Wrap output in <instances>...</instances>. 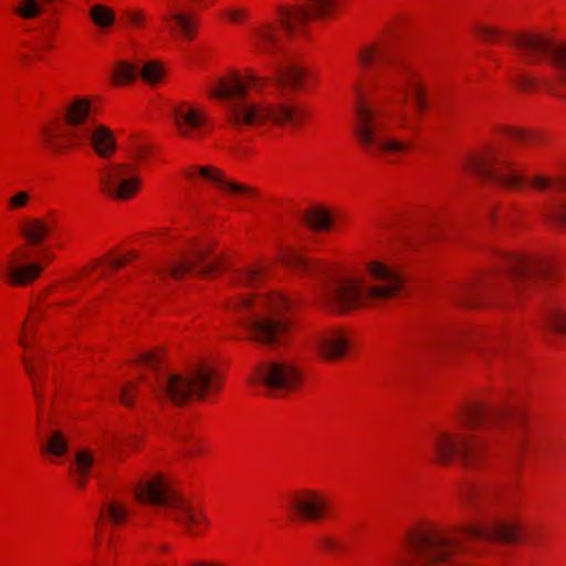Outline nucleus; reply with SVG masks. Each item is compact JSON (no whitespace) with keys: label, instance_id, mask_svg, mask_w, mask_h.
I'll list each match as a JSON object with an SVG mask.
<instances>
[{"label":"nucleus","instance_id":"obj_28","mask_svg":"<svg viewBox=\"0 0 566 566\" xmlns=\"http://www.w3.org/2000/svg\"><path fill=\"white\" fill-rule=\"evenodd\" d=\"M69 443L65 436L59 430H51L45 442L41 444V451L55 457H62L66 453Z\"/></svg>","mask_w":566,"mask_h":566},{"label":"nucleus","instance_id":"obj_11","mask_svg":"<svg viewBox=\"0 0 566 566\" xmlns=\"http://www.w3.org/2000/svg\"><path fill=\"white\" fill-rule=\"evenodd\" d=\"M238 323L250 332V338L266 345L283 342L287 321L279 316L291 303L280 294L244 296L229 305Z\"/></svg>","mask_w":566,"mask_h":566},{"label":"nucleus","instance_id":"obj_50","mask_svg":"<svg viewBox=\"0 0 566 566\" xmlns=\"http://www.w3.org/2000/svg\"><path fill=\"white\" fill-rule=\"evenodd\" d=\"M36 52H39V49H35ZM38 59H41V53H38Z\"/></svg>","mask_w":566,"mask_h":566},{"label":"nucleus","instance_id":"obj_43","mask_svg":"<svg viewBox=\"0 0 566 566\" xmlns=\"http://www.w3.org/2000/svg\"><path fill=\"white\" fill-rule=\"evenodd\" d=\"M321 543L327 549H336L338 547L337 543L331 538H323Z\"/></svg>","mask_w":566,"mask_h":566},{"label":"nucleus","instance_id":"obj_3","mask_svg":"<svg viewBox=\"0 0 566 566\" xmlns=\"http://www.w3.org/2000/svg\"><path fill=\"white\" fill-rule=\"evenodd\" d=\"M282 261L301 275L323 280L322 294L325 303L340 312L394 297L401 291L405 281L396 268L380 261L368 264L371 283L353 279L334 280L332 265L306 258L294 250L286 252Z\"/></svg>","mask_w":566,"mask_h":566},{"label":"nucleus","instance_id":"obj_14","mask_svg":"<svg viewBox=\"0 0 566 566\" xmlns=\"http://www.w3.org/2000/svg\"><path fill=\"white\" fill-rule=\"evenodd\" d=\"M467 168L485 181L507 189L520 187L526 179L515 172L511 164L496 150L488 149L467 161Z\"/></svg>","mask_w":566,"mask_h":566},{"label":"nucleus","instance_id":"obj_29","mask_svg":"<svg viewBox=\"0 0 566 566\" xmlns=\"http://www.w3.org/2000/svg\"><path fill=\"white\" fill-rule=\"evenodd\" d=\"M94 464V457L92 452L87 450H81L75 455V476H76V483L80 488H85L86 480L85 476L87 475L88 471Z\"/></svg>","mask_w":566,"mask_h":566},{"label":"nucleus","instance_id":"obj_6","mask_svg":"<svg viewBox=\"0 0 566 566\" xmlns=\"http://www.w3.org/2000/svg\"><path fill=\"white\" fill-rule=\"evenodd\" d=\"M269 81V77L259 76L253 72L244 77L232 74L220 78L210 94L227 104L228 120L235 128L254 127L268 120L277 125H301L305 117V112L301 108L283 104L273 107L247 99L248 87L261 91Z\"/></svg>","mask_w":566,"mask_h":566},{"label":"nucleus","instance_id":"obj_49","mask_svg":"<svg viewBox=\"0 0 566 566\" xmlns=\"http://www.w3.org/2000/svg\"><path fill=\"white\" fill-rule=\"evenodd\" d=\"M20 345L23 346V347L27 346V344H25V342L23 339H20Z\"/></svg>","mask_w":566,"mask_h":566},{"label":"nucleus","instance_id":"obj_41","mask_svg":"<svg viewBox=\"0 0 566 566\" xmlns=\"http://www.w3.org/2000/svg\"><path fill=\"white\" fill-rule=\"evenodd\" d=\"M227 17L232 21V22H239L241 20V18L244 15V12L241 11V10H228L226 12Z\"/></svg>","mask_w":566,"mask_h":566},{"label":"nucleus","instance_id":"obj_51","mask_svg":"<svg viewBox=\"0 0 566 566\" xmlns=\"http://www.w3.org/2000/svg\"><path fill=\"white\" fill-rule=\"evenodd\" d=\"M45 45H46V48H49V49H51V48H52V45H51L50 43H46Z\"/></svg>","mask_w":566,"mask_h":566},{"label":"nucleus","instance_id":"obj_48","mask_svg":"<svg viewBox=\"0 0 566 566\" xmlns=\"http://www.w3.org/2000/svg\"><path fill=\"white\" fill-rule=\"evenodd\" d=\"M185 174H186L187 177H192L193 176V174L190 172V171H186Z\"/></svg>","mask_w":566,"mask_h":566},{"label":"nucleus","instance_id":"obj_35","mask_svg":"<svg viewBox=\"0 0 566 566\" xmlns=\"http://www.w3.org/2000/svg\"><path fill=\"white\" fill-rule=\"evenodd\" d=\"M140 75L146 82L154 84L160 80L163 72L156 62H149L144 65Z\"/></svg>","mask_w":566,"mask_h":566},{"label":"nucleus","instance_id":"obj_34","mask_svg":"<svg viewBox=\"0 0 566 566\" xmlns=\"http://www.w3.org/2000/svg\"><path fill=\"white\" fill-rule=\"evenodd\" d=\"M106 513L113 524H120L127 516V509L117 502H112L106 507Z\"/></svg>","mask_w":566,"mask_h":566},{"label":"nucleus","instance_id":"obj_5","mask_svg":"<svg viewBox=\"0 0 566 566\" xmlns=\"http://www.w3.org/2000/svg\"><path fill=\"white\" fill-rule=\"evenodd\" d=\"M358 62L367 76L378 77L384 87L392 94V109L389 111V115L397 126L417 130V125L411 123L406 109L408 98H411L417 117L423 115L429 101L427 88L413 67L405 63L387 41L364 48L358 54Z\"/></svg>","mask_w":566,"mask_h":566},{"label":"nucleus","instance_id":"obj_13","mask_svg":"<svg viewBox=\"0 0 566 566\" xmlns=\"http://www.w3.org/2000/svg\"><path fill=\"white\" fill-rule=\"evenodd\" d=\"M354 91L357 96V103L355 105V135L365 150L371 155H376L380 151L394 154L409 149L411 147L410 142L384 139L379 135L382 128V123L379 122V117L384 112L369 105L359 84H355Z\"/></svg>","mask_w":566,"mask_h":566},{"label":"nucleus","instance_id":"obj_12","mask_svg":"<svg viewBox=\"0 0 566 566\" xmlns=\"http://www.w3.org/2000/svg\"><path fill=\"white\" fill-rule=\"evenodd\" d=\"M134 494L140 503L164 507L167 516L184 525L190 534H195L192 526L203 521V516L195 512L190 503L179 495L161 475L139 480L134 486Z\"/></svg>","mask_w":566,"mask_h":566},{"label":"nucleus","instance_id":"obj_21","mask_svg":"<svg viewBox=\"0 0 566 566\" xmlns=\"http://www.w3.org/2000/svg\"><path fill=\"white\" fill-rule=\"evenodd\" d=\"M313 347L322 358L336 360L346 355L348 339L342 331L333 329L315 335L312 340Z\"/></svg>","mask_w":566,"mask_h":566},{"label":"nucleus","instance_id":"obj_18","mask_svg":"<svg viewBox=\"0 0 566 566\" xmlns=\"http://www.w3.org/2000/svg\"><path fill=\"white\" fill-rule=\"evenodd\" d=\"M99 185L109 197L126 200L138 190L139 181L136 177H126L125 165H112L101 170Z\"/></svg>","mask_w":566,"mask_h":566},{"label":"nucleus","instance_id":"obj_2","mask_svg":"<svg viewBox=\"0 0 566 566\" xmlns=\"http://www.w3.org/2000/svg\"><path fill=\"white\" fill-rule=\"evenodd\" d=\"M497 490L493 486L471 485L462 492V502L484 516L480 524L463 526L451 533L430 525L413 531L408 535V557L397 560L398 566H457L462 564L465 551L464 538L491 539L515 543L518 539L517 524L500 517L489 516L488 509L493 503Z\"/></svg>","mask_w":566,"mask_h":566},{"label":"nucleus","instance_id":"obj_40","mask_svg":"<svg viewBox=\"0 0 566 566\" xmlns=\"http://www.w3.org/2000/svg\"><path fill=\"white\" fill-rule=\"evenodd\" d=\"M127 19L132 24L138 25L139 23H142L144 17L143 13L139 11H130L127 12Z\"/></svg>","mask_w":566,"mask_h":566},{"label":"nucleus","instance_id":"obj_25","mask_svg":"<svg viewBox=\"0 0 566 566\" xmlns=\"http://www.w3.org/2000/svg\"><path fill=\"white\" fill-rule=\"evenodd\" d=\"M463 339L464 336L459 332H437L426 340L424 347L429 355L441 358L449 348Z\"/></svg>","mask_w":566,"mask_h":566},{"label":"nucleus","instance_id":"obj_24","mask_svg":"<svg viewBox=\"0 0 566 566\" xmlns=\"http://www.w3.org/2000/svg\"><path fill=\"white\" fill-rule=\"evenodd\" d=\"M198 171L200 176H202L205 179L213 182L216 186L220 187L221 189H224L226 191L230 192L231 195H247L250 197H255L256 191L245 185L238 184L235 181L227 180L217 168L213 167H199Z\"/></svg>","mask_w":566,"mask_h":566},{"label":"nucleus","instance_id":"obj_9","mask_svg":"<svg viewBox=\"0 0 566 566\" xmlns=\"http://www.w3.org/2000/svg\"><path fill=\"white\" fill-rule=\"evenodd\" d=\"M138 363L154 370V379L142 376L159 400L184 406L190 400H202L208 392L219 389L220 380L216 369L207 363L192 365L186 374L161 370L160 357L156 353L142 354Z\"/></svg>","mask_w":566,"mask_h":566},{"label":"nucleus","instance_id":"obj_42","mask_svg":"<svg viewBox=\"0 0 566 566\" xmlns=\"http://www.w3.org/2000/svg\"><path fill=\"white\" fill-rule=\"evenodd\" d=\"M25 369H27L28 374L30 375V377L34 381V394L38 396L39 394H38V388H36V384H35L38 368L35 366L30 365L29 363H25Z\"/></svg>","mask_w":566,"mask_h":566},{"label":"nucleus","instance_id":"obj_45","mask_svg":"<svg viewBox=\"0 0 566 566\" xmlns=\"http://www.w3.org/2000/svg\"><path fill=\"white\" fill-rule=\"evenodd\" d=\"M193 566H223L221 564H217V563H212V564H206V563H201V562H196L193 564Z\"/></svg>","mask_w":566,"mask_h":566},{"label":"nucleus","instance_id":"obj_31","mask_svg":"<svg viewBox=\"0 0 566 566\" xmlns=\"http://www.w3.org/2000/svg\"><path fill=\"white\" fill-rule=\"evenodd\" d=\"M137 74L138 69L136 66L127 62L119 61L116 63L115 71L113 73V78L116 84L123 85L134 81Z\"/></svg>","mask_w":566,"mask_h":566},{"label":"nucleus","instance_id":"obj_46","mask_svg":"<svg viewBox=\"0 0 566 566\" xmlns=\"http://www.w3.org/2000/svg\"><path fill=\"white\" fill-rule=\"evenodd\" d=\"M143 153H144V150H143V148H142V147H139L138 149H136V153H135L136 158H140V157L143 156Z\"/></svg>","mask_w":566,"mask_h":566},{"label":"nucleus","instance_id":"obj_44","mask_svg":"<svg viewBox=\"0 0 566 566\" xmlns=\"http://www.w3.org/2000/svg\"><path fill=\"white\" fill-rule=\"evenodd\" d=\"M126 262H127V259H124V258L123 259H117V260H113L111 262V265L113 268H115V269H120V268H123L126 264Z\"/></svg>","mask_w":566,"mask_h":566},{"label":"nucleus","instance_id":"obj_20","mask_svg":"<svg viewBox=\"0 0 566 566\" xmlns=\"http://www.w3.org/2000/svg\"><path fill=\"white\" fill-rule=\"evenodd\" d=\"M31 258V252L25 248H20L11 254L4 268V274L12 284L27 285L40 275L42 266L39 263H24Z\"/></svg>","mask_w":566,"mask_h":566},{"label":"nucleus","instance_id":"obj_23","mask_svg":"<svg viewBox=\"0 0 566 566\" xmlns=\"http://www.w3.org/2000/svg\"><path fill=\"white\" fill-rule=\"evenodd\" d=\"M161 20L172 35H182L188 41L193 39L196 25L192 14L182 12L178 6L169 4L168 10L161 14Z\"/></svg>","mask_w":566,"mask_h":566},{"label":"nucleus","instance_id":"obj_36","mask_svg":"<svg viewBox=\"0 0 566 566\" xmlns=\"http://www.w3.org/2000/svg\"><path fill=\"white\" fill-rule=\"evenodd\" d=\"M30 195L24 190L17 191L13 196L8 198V207L10 210H18L28 206Z\"/></svg>","mask_w":566,"mask_h":566},{"label":"nucleus","instance_id":"obj_38","mask_svg":"<svg viewBox=\"0 0 566 566\" xmlns=\"http://www.w3.org/2000/svg\"><path fill=\"white\" fill-rule=\"evenodd\" d=\"M137 391V385L129 382L119 390V400L123 405L130 407L133 405V396Z\"/></svg>","mask_w":566,"mask_h":566},{"label":"nucleus","instance_id":"obj_7","mask_svg":"<svg viewBox=\"0 0 566 566\" xmlns=\"http://www.w3.org/2000/svg\"><path fill=\"white\" fill-rule=\"evenodd\" d=\"M495 274L478 284L461 286L454 300L465 306H476L484 301L510 302L512 296H520L539 276L549 272L546 261L523 254H504Z\"/></svg>","mask_w":566,"mask_h":566},{"label":"nucleus","instance_id":"obj_10","mask_svg":"<svg viewBox=\"0 0 566 566\" xmlns=\"http://www.w3.org/2000/svg\"><path fill=\"white\" fill-rule=\"evenodd\" d=\"M65 123L67 128L45 126L41 132L43 144L52 153L63 154L73 144L87 143L103 158L111 157L115 151L116 143L112 132L105 126H94L87 98H76L67 106Z\"/></svg>","mask_w":566,"mask_h":566},{"label":"nucleus","instance_id":"obj_22","mask_svg":"<svg viewBox=\"0 0 566 566\" xmlns=\"http://www.w3.org/2000/svg\"><path fill=\"white\" fill-rule=\"evenodd\" d=\"M174 117L179 133L188 138H195L196 132L207 123L206 115L201 109L186 104L176 107Z\"/></svg>","mask_w":566,"mask_h":566},{"label":"nucleus","instance_id":"obj_15","mask_svg":"<svg viewBox=\"0 0 566 566\" xmlns=\"http://www.w3.org/2000/svg\"><path fill=\"white\" fill-rule=\"evenodd\" d=\"M252 381L265 387L271 395H280L295 389L301 381V374L291 364L266 361L258 367Z\"/></svg>","mask_w":566,"mask_h":566},{"label":"nucleus","instance_id":"obj_32","mask_svg":"<svg viewBox=\"0 0 566 566\" xmlns=\"http://www.w3.org/2000/svg\"><path fill=\"white\" fill-rule=\"evenodd\" d=\"M91 18L96 25L105 28L113 23L114 13L109 8L105 6L95 4L91 9Z\"/></svg>","mask_w":566,"mask_h":566},{"label":"nucleus","instance_id":"obj_16","mask_svg":"<svg viewBox=\"0 0 566 566\" xmlns=\"http://www.w3.org/2000/svg\"><path fill=\"white\" fill-rule=\"evenodd\" d=\"M530 184L539 191L548 192L549 202L544 212L546 220L552 226L566 228V176H536Z\"/></svg>","mask_w":566,"mask_h":566},{"label":"nucleus","instance_id":"obj_47","mask_svg":"<svg viewBox=\"0 0 566 566\" xmlns=\"http://www.w3.org/2000/svg\"><path fill=\"white\" fill-rule=\"evenodd\" d=\"M133 258H135V253H134V252H130V253H129V255H128L126 259H127V261H128L129 259H133Z\"/></svg>","mask_w":566,"mask_h":566},{"label":"nucleus","instance_id":"obj_19","mask_svg":"<svg viewBox=\"0 0 566 566\" xmlns=\"http://www.w3.org/2000/svg\"><path fill=\"white\" fill-rule=\"evenodd\" d=\"M209 252L205 249L191 250L182 254L178 260L170 262L167 265V272L176 280L182 277L184 274L192 271L197 264H203V266L197 272L198 275H209L217 271L221 262L219 259H214L207 263Z\"/></svg>","mask_w":566,"mask_h":566},{"label":"nucleus","instance_id":"obj_26","mask_svg":"<svg viewBox=\"0 0 566 566\" xmlns=\"http://www.w3.org/2000/svg\"><path fill=\"white\" fill-rule=\"evenodd\" d=\"M50 226L41 219H29L21 226V234L25 238L30 245L39 244L49 233Z\"/></svg>","mask_w":566,"mask_h":566},{"label":"nucleus","instance_id":"obj_33","mask_svg":"<svg viewBox=\"0 0 566 566\" xmlns=\"http://www.w3.org/2000/svg\"><path fill=\"white\" fill-rule=\"evenodd\" d=\"M263 277L262 269H248L237 274L234 282L239 285L256 286Z\"/></svg>","mask_w":566,"mask_h":566},{"label":"nucleus","instance_id":"obj_30","mask_svg":"<svg viewBox=\"0 0 566 566\" xmlns=\"http://www.w3.org/2000/svg\"><path fill=\"white\" fill-rule=\"evenodd\" d=\"M546 325L558 334H566V308L556 306L549 310Z\"/></svg>","mask_w":566,"mask_h":566},{"label":"nucleus","instance_id":"obj_39","mask_svg":"<svg viewBox=\"0 0 566 566\" xmlns=\"http://www.w3.org/2000/svg\"><path fill=\"white\" fill-rule=\"evenodd\" d=\"M500 347L497 340L490 342L486 346H476V350L479 352L482 359L485 361L489 360L490 356L496 352H499Z\"/></svg>","mask_w":566,"mask_h":566},{"label":"nucleus","instance_id":"obj_37","mask_svg":"<svg viewBox=\"0 0 566 566\" xmlns=\"http://www.w3.org/2000/svg\"><path fill=\"white\" fill-rule=\"evenodd\" d=\"M506 135L514 140H518L525 144H532L537 140L535 135L520 128H507Z\"/></svg>","mask_w":566,"mask_h":566},{"label":"nucleus","instance_id":"obj_1","mask_svg":"<svg viewBox=\"0 0 566 566\" xmlns=\"http://www.w3.org/2000/svg\"><path fill=\"white\" fill-rule=\"evenodd\" d=\"M523 422V415L511 408L473 403L459 411L453 431H434L429 448L439 464L459 459L464 467L475 468L486 455L489 446L504 444L506 439L516 451H522Z\"/></svg>","mask_w":566,"mask_h":566},{"label":"nucleus","instance_id":"obj_8","mask_svg":"<svg viewBox=\"0 0 566 566\" xmlns=\"http://www.w3.org/2000/svg\"><path fill=\"white\" fill-rule=\"evenodd\" d=\"M478 32L488 42H495L503 38L527 64H536L545 54L549 55L553 77L536 78L524 73H517L513 76V82L520 90L531 92L538 86H543L549 93L558 94L560 88H566V42L554 44L542 34L511 33L493 27H480Z\"/></svg>","mask_w":566,"mask_h":566},{"label":"nucleus","instance_id":"obj_4","mask_svg":"<svg viewBox=\"0 0 566 566\" xmlns=\"http://www.w3.org/2000/svg\"><path fill=\"white\" fill-rule=\"evenodd\" d=\"M336 0H307L306 6L280 7L274 20L264 21L251 30L254 49L273 60L275 84L297 88L304 78V70L291 60L285 38L292 36L308 19L325 18Z\"/></svg>","mask_w":566,"mask_h":566},{"label":"nucleus","instance_id":"obj_17","mask_svg":"<svg viewBox=\"0 0 566 566\" xmlns=\"http://www.w3.org/2000/svg\"><path fill=\"white\" fill-rule=\"evenodd\" d=\"M287 509L293 518L317 521L329 514V504L325 496L314 490H301L287 499Z\"/></svg>","mask_w":566,"mask_h":566},{"label":"nucleus","instance_id":"obj_27","mask_svg":"<svg viewBox=\"0 0 566 566\" xmlns=\"http://www.w3.org/2000/svg\"><path fill=\"white\" fill-rule=\"evenodd\" d=\"M305 222L316 231H326L332 226V216L323 207H315L307 210L304 214Z\"/></svg>","mask_w":566,"mask_h":566}]
</instances>
